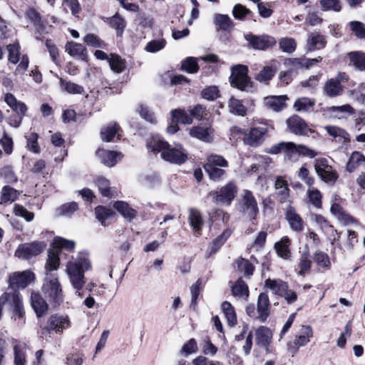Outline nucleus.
<instances>
[{"label":"nucleus","mask_w":365,"mask_h":365,"mask_svg":"<svg viewBox=\"0 0 365 365\" xmlns=\"http://www.w3.org/2000/svg\"><path fill=\"white\" fill-rule=\"evenodd\" d=\"M286 96H269L264 98L265 106L274 111H279L285 107Z\"/></svg>","instance_id":"473e14b6"},{"label":"nucleus","mask_w":365,"mask_h":365,"mask_svg":"<svg viewBox=\"0 0 365 365\" xmlns=\"http://www.w3.org/2000/svg\"><path fill=\"white\" fill-rule=\"evenodd\" d=\"M45 298L53 309L58 307L64 300L61 284L58 277L47 274L41 287Z\"/></svg>","instance_id":"7ed1b4c3"},{"label":"nucleus","mask_w":365,"mask_h":365,"mask_svg":"<svg viewBox=\"0 0 365 365\" xmlns=\"http://www.w3.org/2000/svg\"><path fill=\"white\" fill-rule=\"evenodd\" d=\"M311 264L312 261L309 252H304L301 255L300 261L298 264L299 274L303 275L305 272L309 271L311 267Z\"/></svg>","instance_id":"e2e57ef3"},{"label":"nucleus","mask_w":365,"mask_h":365,"mask_svg":"<svg viewBox=\"0 0 365 365\" xmlns=\"http://www.w3.org/2000/svg\"><path fill=\"white\" fill-rule=\"evenodd\" d=\"M113 207L120 213L125 219L130 221L137 215L135 210L133 209L124 201H116L113 204Z\"/></svg>","instance_id":"2f4dec72"},{"label":"nucleus","mask_w":365,"mask_h":365,"mask_svg":"<svg viewBox=\"0 0 365 365\" xmlns=\"http://www.w3.org/2000/svg\"><path fill=\"white\" fill-rule=\"evenodd\" d=\"M214 24L216 26V30L217 31L222 30L230 32L234 27L233 21L229 16L226 14H215L214 16Z\"/></svg>","instance_id":"a878e982"},{"label":"nucleus","mask_w":365,"mask_h":365,"mask_svg":"<svg viewBox=\"0 0 365 365\" xmlns=\"http://www.w3.org/2000/svg\"><path fill=\"white\" fill-rule=\"evenodd\" d=\"M284 152L285 157L291 160L295 161L297 160L298 155V145L292 142H281L272 145L269 153L271 154H278Z\"/></svg>","instance_id":"f8f14e48"},{"label":"nucleus","mask_w":365,"mask_h":365,"mask_svg":"<svg viewBox=\"0 0 365 365\" xmlns=\"http://www.w3.org/2000/svg\"><path fill=\"white\" fill-rule=\"evenodd\" d=\"M26 16L34 24L37 39H40L41 36L47 33L46 22L42 20L41 14L36 10L33 8L29 9L26 12Z\"/></svg>","instance_id":"a211bd4d"},{"label":"nucleus","mask_w":365,"mask_h":365,"mask_svg":"<svg viewBox=\"0 0 365 365\" xmlns=\"http://www.w3.org/2000/svg\"><path fill=\"white\" fill-rule=\"evenodd\" d=\"M96 185L103 196L113 197L118 195V190L115 187H110V182L106 178L103 177L98 178Z\"/></svg>","instance_id":"72a5a7b5"},{"label":"nucleus","mask_w":365,"mask_h":365,"mask_svg":"<svg viewBox=\"0 0 365 365\" xmlns=\"http://www.w3.org/2000/svg\"><path fill=\"white\" fill-rule=\"evenodd\" d=\"M257 309L258 320L260 322H264L269 316V299L266 293L262 292L258 296Z\"/></svg>","instance_id":"aec40b11"},{"label":"nucleus","mask_w":365,"mask_h":365,"mask_svg":"<svg viewBox=\"0 0 365 365\" xmlns=\"http://www.w3.org/2000/svg\"><path fill=\"white\" fill-rule=\"evenodd\" d=\"M324 130L333 138H338L339 143H344L349 141V133L339 127L327 125L324 127Z\"/></svg>","instance_id":"f704fd0d"},{"label":"nucleus","mask_w":365,"mask_h":365,"mask_svg":"<svg viewBox=\"0 0 365 365\" xmlns=\"http://www.w3.org/2000/svg\"><path fill=\"white\" fill-rule=\"evenodd\" d=\"M365 163V156L360 152L355 151L351 155L346 164V170L349 173L353 172L358 166Z\"/></svg>","instance_id":"37998d69"},{"label":"nucleus","mask_w":365,"mask_h":365,"mask_svg":"<svg viewBox=\"0 0 365 365\" xmlns=\"http://www.w3.org/2000/svg\"><path fill=\"white\" fill-rule=\"evenodd\" d=\"M26 147L30 151L38 154L40 153V147L38 144V135L36 133H31L26 136Z\"/></svg>","instance_id":"13d9d810"},{"label":"nucleus","mask_w":365,"mask_h":365,"mask_svg":"<svg viewBox=\"0 0 365 365\" xmlns=\"http://www.w3.org/2000/svg\"><path fill=\"white\" fill-rule=\"evenodd\" d=\"M297 46L295 40L292 38H283L279 41V47L283 52L292 53H293Z\"/></svg>","instance_id":"0e129e2a"},{"label":"nucleus","mask_w":365,"mask_h":365,"mask_svg":"<svg viewBox=\"0 0 365 365\" xmlns=\"http://www.w3.org/2000/svg\"><path fill=\"white\" fill-rule=\"evenodd\" d=\"M189 223L195 232L200 233L203 221L200 212L194 208L190 210Z\"/></svg>","instance_id":"4c0bfd02"},{"label":"nucleus","mask_w":365,"mask_h":365,"mask_svg":"<svg viewBox=\"0 0 365 365\" xmlns=\"http://www.w3.org/2000/svg\"><path fill=\"white\" fill-rule=\"evenodd\" d=\"M232 292L235 297L247 298L249 296L248 287L240 278L236 281L234 285L232 286Z\"/></svg>","instance_id":"49530a36"},{"label":"nucleus","mask_w":365,"mask_h":365,"mask_svg":"<svg viewBox=\"0 0 365 365\" xmlns=\"http://www.w3.org/2000/svg\"><path fill=\"white\" fill-rule=\"evenodd\" d=\"M291 240L287 236L283 237L279 242L274 244V249L279 257L289 259L291 257L289 246Z\"/></svg>","instance_id":"bb28decb"},{"label":"nucleus","mask_w":365,"mask_h":365,"mask_svg":"<svg viewBox=\"0 0 365 365\" xmlns=\"http://www.w3.org/2000/svg\"><path fill=\"white\" fill-rule=\"evenodd\" d=\"M45 245L40 242L22 244L19 246L15 252V256L19 258L29 259L31 257L39 255Z\"/></svg>","instance_id":"4468645a"},{"label":"nucleus","mask_w":365,"mask_h":365,"mask_svg":"<svg viewBox=\"0 0 365 365\" xmlns=\"http://www.w3.org/2000/svg\"><path fill=\"white\" fill-rule=\"evenodd\" d=\"M322 60L321 57L319 58H312V59H307V58H290L288 60L289 64L294 66L295 68H309L314 63L319 62Z\"/></svg>","instance_id":"603ef678"},{"label":"nucleus","mask_w":365,"mask_h":365,"mask_svg":"<svg viewBox=\"0 0 365 365\" xmlns=\"http://www.w3.org/2000/svg\"><path fill=\"white\" fill-rule=\"evenodd\" d=\"M61 86L69 93L82 94L84 92L83 86L76 83L66 81L63 78L60 79Z\"/></svg>","instance_id":"052dcab7"},{"label":"nucleus","mask_w":365,"mask_h":365,"mask_svg":"<svg viewBox=\"0 0 365 365\" xmlns=\"http://www.w3.org/2000/svg\"><path fill=\"white\" fill-rule=\"evenodd\" d=\"M315 103L314 99L302 97L295 101L293 106L296 111L310 113L314 110Z\"/></svg>","instance_id":"7c9ffc66"},{"label":"nucleus","mask_w":365,"mask_h":365,"mask_svg":"<svg viewBox=\"0 0 365 365\" xmlns=\"http://www.w3.org/2000/svg\"><path fill=\"white\" fill-rule=\"evenodd\" d=\"M34 279V274L29 270L14 272L9 278V287L17 292L16 290L26 288Z\"/></svg>","instance_id":"9d476101"},{"label":"nucleus","mask_w":365,"mask_h":365,"mask_svg":"<svg viewBox=\"0 0 365 365\" xmlns=\"http://www.w3.org/2000/svg\"><path fill=\"white\" fill-rule=\"evenodd\" d=\"M0 175L4 178L7 184H14L17 182L18 178L16 175L11 166H5L0 170Z\"/></svg>","instance_id":"4d7b16f0"},{"label":"nucleus","mask_w":365,"mask_h":365,"mask_svg":"<svg viewBox=\"0 0 365 365\" xmlns=\"http://www.w3.org/2000/svg\"><path fill=\"white\" fill-rule=\"evenodd\" d=\"M78 209V204L75 202L65 203L57 209L60 215L71 216Z\"/></svg>","instance_id":"774afa93"},{"label":"nucleus","mask_w":365,"mask_h":365,"mask_svg":"<svg viewBox=\"0 0 365 365\" xmlns=\"http://www.w3.org/2000/svg\"><path fill=\"white\" fill-rule=\"evenodd\" d=\"M240 211L252 220H255L259 214L257 200L250 190H245L243 191L240 202Z\"/></svg>","instance_id":"1a4fd4ad"},{"label":"nucleus","mask_w":365,"mask_h":365,"mask_svg":"<svg viewBox=\"0 0 365 365\" xmlns=\"http://www.w3.org/2000/svg\"><path fill=\"white\" fill-rule=\"evenodd\" d=\"M96 218L101 222L103 226H108L106 220L112 217L114 212L110 210L103 206H98L95 210Z\"/></svg>","instance_id":"09e8293b"},{"label":"nucleus","mask_w":365,"mask_h":365,"mask_svg":"<svg viewBox=\"0 0 365 365\" xmlns=\"http://www.w3.org/2000/svg\"><path fill=\"white\" fill-rule=\"evenodd\" d=\"M147 147L154 153H161L162 158L171 163L180 165L187 159V153L180 145L172 147L160 138H152L147 143Z\"/></svg>","instance_id":"f03ea898"},{"label":"nucleus","mask_w":365,"mask_h":365,"mask_svg":"<svg viewBox=\"0 0 365 365\" xmlns=\"http://www.w3.org/2000/svg\"><path fill=\"white\" fill-rule=\"evenodd\" d=\"M63 6L66 12L70 11L73 16H77L81 10L78 0H63Z\"/></svg>","instance_id":"338daca9"},{"label":"nucleus","mask_w":365,"mask_h":365,"mask_svg":"<svg viewBox=\"0 0 365 365\" xmlns=\"http://www.w3.org/2000/svg\"><path fill=\"white\" fill-rule=\"evenodd\" d=\"M327 41L323 35L317 32H312L308 34L307 40V51H313L322 49L325 47Z\"/></svg>","instance_id":"5701e85b"},{"label":"nucleus","mask_w":365,"mask_h":365,"mask_svg":"<svg viewBox=\"0 0 365 365\" xmlns=\"http://www.w3.org/2000/svg\"><path fill=\"white\" fill-rule=\"evenodd\" d=\"M274 187L277 190L276 195L279 203L290 202L289 200V189L286 180L281 177L277 178L274 183Z\"/></svg>","instance_id":"b1692460"},{"label":"nucleus","mask_w":365,"mask_h":365,"mask_svg":"<svg viewBox=\"0 0 365 365\" xmlns=\"http://www.w3.org/2000/svg\"><path fill=\"white\" fill-rule=\"evenodd\" d=\"M222 309L225 315L227 324L230 327H234L237 324V315L234 307L229 302H224L222 304Z\"/></svg>","instance_id":"c03bdc74"},{"label":"nucleus","mask_w":365,"mask_h":365,"mask_svg":"<svg viewBox=\"0 0 365 365\" xmlns=\"http://www.w3.org/2000/svg\"><path fill=\"white\" fill-rule=\"evenodd\" d=\"M272 333L271 330L264 326L257 328L255 332L256 344L267 350L269 344L271 343Z\"/></svg>","instance_id":"4be33fe9"},{"label":"nucleus","mask_w":365,"mask_h":365,"mask_svg":"<svg viewBox=\"0 0 365 365\" xmlns=\"http://www.w3.org/2000/svg\"><path fill=\"white\" fill-rule=\"evenodd\" d=\"M120 129V128L116 123H109L101 129V136L102 140L106 142L111 141Z\"/></svg>","instance_id":"e433bc0d"},{"label":"nucleus","mask_w":365,"mask_h":365,"mask_svg":"<svg viewBox=\"0 0 365 365\" xmlns=\"http://www.w3.org/2000/svg\"><path fill=\"white\" fill-rule=\"evenodd\" d=\"M83 41L94 48H105L106 43L93 34H88L83 37Z\"/></svg>","instance_id":"680f3d73"},{"label":"nucleus","mask_w":365,"mask_h":365,"mask_svg":"<svg viewBox=\"0 0 365 365\" xmlns=\"http://www.w3.org/2000/svg\"><path fill=\"white\" fill-rule=\"evenodd\" d=\"M70 324L71 322L67 316L56 314L51 316L47 327L43 329L47 331L54 330L56 333H62L63 329L70 327Z\"/></svg>","instance_id":"f3484780"},{"label":"nucleus","mask_w":365,"mask_h":365,"mask_svg":"<svg viewBox=\"0 0 365 365\" xmlns=\"http://www.w3.org/2000/svg\"><path fill=\"white\" fill-rule=\"evenodd\" d=\"M236 264L238 270L242 272L245 277H250L252 275L255 267L249 260L240 257L236 260Z\"/></svg>","instance_id":"de8ad7c7"},{"label":"nucleus","mask_w":365,"mask_h":365,"mask_svg":"<svg viewBox=\"0 0 365 365\" xmlns=\"http://www.w3.org/2000/svg\"><path fill=\"white\" fill-rule=\"evenodd\" d=\"M96 155L101 162L108 167L114 166L123 158L120 153L104 149H98L96 151Z\"/></svg>","instance_id":"412c9836"},{"label":"nucleus","mask_w":365,"mask_h":365,"mask_svg":"<svg viewBox=\"0 0 365 365\" xmlns=\"http://www.w3.org/2000/svg\"><path fill=\"white\" fill-rule=\"evenodd\" d=\"M247 67L243 65L232 67V73L230 77L231 86L241 91H250L252 88V83L247 76Z\"/></svg>","instance_id":"20e7f679"},{"label":"nucleus","mask_w":365,"mask_h":365,"mask_svg":"<svg viewBox=\"0 0 365 365\" xmlns=\"http://www.w3.org/2000/svg\"><path fill=\"white\" fill-rule=\"evenodd\" d=\"M331 212L334 214L339 220L344 223H349L354 222L353 217L349 214L346 213L340 205L334 203L331 207Z\"/></svg>","instance_id":"8fccbe9b"},{"label":"nucleus","mask_w":365,"mask_h":365,"mask_svg":"<svg viewBox=\"0 0 365 365\" xmlns=\"http://www.w3.org/2000/svg\"><path fill=\"white\" fill-rule=\"evenodd\" d=\"M190 135L206 143H209L212 140V130L210 128L193 127L190 130Z\"/></svg>","instance_id":"c85d7f7f"},{"label":"nucleus","mask_w":365,"mask_h":365,"mask_svg":"<svg viewBox=\"0 0 365 365\" xmlns=\"http://www.w3.org/2000/svg\"><path fill=\"white\" fill-rule=\"evenodd\" d=\"M14 364L25 365L26 363V346L16 344L14 346Z\"/></svg>","instance_id":"6e6d98bb"},{"label":"nucleus","mask_w":365,"mask_h":365,"mask_svg":"<svg viewBox=\"0 0 365 365\" xmlns=\"http://www.w3.org/2000/svg\"><path fill=\"white\" fill-rule=\"evenodd\" d=\"M4 100L13 111L16 113L14 117L9 118V123L14 128H18L21 123L22 118L26 114L27 107L25 103L18 101L11 93L6 94Z\"/></svg>","instance_id":"423d86ee"},{"label":"nucleus","mask_w":365,"mask_h":365,"mask_svg":"<svg viewBox=\"0 0 365 365\" xmlns=\"http://www.w3.org/2000/svg\"><path fill=\"white\" fill-rule=\"evenodd\" d=\"M108 22L112 28L115 29L117 36H120L126 24L123 18L118 13H116L112 17L108 19Z\"/></svg>","instance_id":"a18cd8bd"},{"label":"nucleus","mask_w":365,"mask_h":365,"mask_svg":"<svg viewBox=\"0 0 365 365\" xmlns=\"http://www.w3.org/2000/svg\"><path fill=\"white\" fill-rule=\"evenodd\" d=\"M287 125L291 133L297 135H308L313 133L304 119L297 115H293L287 120Z\"/></svg>","instance_id":"ddd939ff"},{"label":"nucleus","mask_w":365,"mask_h":365,"mask_svg":"<svg viewBox=\"0 0 365 365\" xmlns=\"http://www.w3.org/2000/svg\"><path fill=\"white\" fill-rule=\"evenodd\" d=\"M228 107L230 113L235 115L240 116H245L247 115V108L242 104V102L234 97L230 98Z\"/></svg>","instance_id":"79ce46f5"},{"label":"nucleus","mask_w":365,"mask_h":365,"mask_svg":"<svg viewBox=\"0 0 365 365\" xmlns=\"http://www.w3.org/2000/svg\"><path fill=\"white\" fill-rule=\"evenodd\" d=\"M66 51H67L71 56L78 58L81 60H86L87 51L86 47L78 43L68 42L66 45Z\"/></svg>","instance_id":"cd10ccee"},{"label":"nucleus","mask_w":365,"mask_h":365,"mask_svg":"<svg viewBox=\"0 0 365 365\" xmlns=\"http://www.w3.org/2000/svg\"><path fill=\"white\" fill-rule=\"evenodd\" d=\"M171 120L173 123L190 124L192 122V117L181 109L171 111Z\"/></svg>","instance_id":"ea45409f"},{"label":"nucleus","mask_w":365,"mask_h":365,"mask_svg":"<svg viewBox=\"0 0 365 365\" xmlns=\"http://www.w3.org/2000/svg\"><path fill=\"white\" fill-rule=\"evenodd\" d=\"M231 235V230L227 229L223 231V232L220 235L214 239L212 242L209 245L207 251V257H210L212 255L217 252V251L224 245L226 240Z\"/></svg>","instance_id":"393cba45"},{"label":"nucleus","mask_w":365,"mask_h":365,"mask_svg":"<svg viewBox=\"0 0 365 365\" xmlns=\"http://www.w3.org/2000/svg\"><path fill=\"white\" fill-rule=\"evenodd\" d=\"M237 190L236 185L230 182L221 187L219 190L210 192V195H213L215 202L222 205H230L235 198Z\"/></svg>","instance_id":"0eeeda50"},{"label":"nucleus","mask_w":365,"mask_h":365,"mask_svg":"<svg viewBox=\"0 0 365 365\" xmlns=\"http://www.w3.org/2000/svg\"><path fill=\"white\" fill-rule=\"evenodd\" d=\"M19 195V192L9 186L5 185L2 187L1 192V204H6L8 202H14Z\"/></svg>","instance_id":"a19ab883"},{"label":"nucleus","mask_w":365,"mask_h":365,"mask_svg":"<svg viewBox=\"0 0 365 365\" xmlns=\"http://www.w3.org/2000/svg\"><path fill=\"white\" fill-rule=\"evenodd\" d=\"M287 285V283L282 279H267L264 282V287L266 288L270 289L273 294L279 297L282 296Z\"/></svg>","instance_id":"c9c22d12"},{"label":"nucleus","mask_w":365,"mask_h":365,"mask_svg":"<svg viewBox=\"0 0 365 365\" xmlns=\"http://www.w3.org/2000/svg\"><path fill=\"white\" fill-rule=\"evenodd\" d=\"M91 268V264L88 254L84 252H79L75 261L67 263L66 273L75 289V294L80 297L84 296L83 292L81 291L86 284L84 273Z\"/></svg>","instance_id":"f257e3e1"},{"label":"nucleus","mask_w":365,"mask_h":365,"mask_svg":"<svg viewBox=\"0 0 365 365\" xmlns=\"http://www.w3.org/2000/svg\"><path fill=\"white\" fill-rule=\"evenodd\" d=\"M245 38L253 48L258 50L267 49L276 43L274 38L269 36H258L248 34L245 36Z\"/></svg>","instance_id":"dca6fc26"},{"label":"nucleus","mask_w":365,"mask_h":365,"mask_svg":"<svg viewBox=\"0 0 365 365\" xmlns=\"http://www.w3.org/2000/svg\"><path fill=\"white\" fill-rule=\"evenodd\" d=\"M60 259L58 250H51L48 252V259L46 264V269L52 271L57 269L59 266Z\"/></svg>","instance_id":"864d4df0"},{"label":"nucleus","mask_w":365,"mask_h":365,"mask_svg":"<svg viewBox=\"0 0 365 365\" xmlns=\"http://www.w3.org/2000/svg\"><path fill=\"white\" fill-rule=\"evenodd\" d=\"M181 69L189 73H195L199 70L197 59L194 57H187L182 62Z\"/></svg>","instance_id":"5fc2aeb1"},{"label":"nucleus","mask_w":365,"mask_h":365,"mask_svg":"<svg viewBox=\"0 0 365 365\" xmlns=\"http://www.w3.org/2000/svg\"><path fill=\"white\" fill-rule=\"evenodd\" d=\"M31 305L34 309L38 317H41L46 314L48 309V304L46 299L38 292H31Z\"/></svg>","instance_id":"6ab92c4d"},{"label":"nucleus","mask_w":365,"mask_h":365,"mask_svg":"<svg viewBox=\"0 0 365 365\" xmlns=\"http://www.w3.org/2000/svg\"><path fill=\"white\" fill-rule=\"evenodd\" d=\"M205 165H211L214 167L227 168V161L221 155H211L207 158V162Z\"/></svg>","instance_id":"69168bd1"},{"label":"nucleus","mask_w":365,"mask_h":365,"mask_svg":"<svg viewBox=\"0 0 365 365\" xmlns=\"http://www.w3.org/2000/svg\"><path fill=\"white\" fill-rule=\"evenodd\" d=\"M108 63L110 68L116 73H121L125 68V61L117 54H111Z\"/></svg>","instance_id":"3c124183"},{"label":"nucleus","mask_w":365,"mask_h":365,"mask_svg":"<svg viewBox=\"0 0 365 365\" xmlns=\"http://www.w3.org/2000/svg\"><path fill=\"white\" fill-rule=\"evenodd\" d=\"M268 128V125L265 123L251 128L245 136V143L253 147L259 145L265 140Z\"/></svg>","instance_id":"9b49d317"},{"label":"nucleus","mask_w":365,"mask_h":365,"mask_svg":"<svg viewBox=\"0 0 365 365\" xmlns=\"http://www.w3.org/2000/svg\"><path fill=\"white\" fill-rule=\"evenodd\" d=\"M204 168L210 178L213 180H220L225 175V171L220 167L204 165Z\"/></svg>","instance_id":"bf43d9fd"},{"label":"nucleus","mask_w":365,"mask_h":365,"mask_svg":"<svg viewBox=\"0 0 365 365\" xmlns=\"http://www.w3.org/2000/svg\"><path fill=\"white\" fill-rule=\"evenodd\" d=\"M285 219L289 227L295 232H302L304 230V221L301 216L297 212L294 207L290 205H287L285 210Z\"/></svg>","instance_id":"2eb2a0df"},{"label":"nucleus","mask_w":365,"mask_h":365,"mask_svg":"<svg viewBox=\"0 0 365 365\" xmlns=\"http://www.w3.org/2000/svg\"><path fill=\"white\" fill-rule=\"evenodd\" d=\"M314 170L319 178L327 183H334L338 178L337 173L329 164L327 158L316 159L314 160Z\"/></svg>","instance_id":"6e6552de"},{"label":"nucleus","mask_w":365,"mask_h":365,"mask_svg":"<svg viewBox=\"0 0 365 365\" xmlns=\"http://www.w3.org/2000/svg\"><path fill=\"white\" fill-rule=\"evenodd\" d=\"M349 76L344 72H339L335 77L328 79L324 87V93L330 97L335 98L344 93L343 84L349 81Z\"/></svg>","instance_id":"39448f33"},{"label":"nucleus","mask_w":365,"mask_h":365,"mask_svg":"<svg viewBox=\"0 0 365 365\" xmlns=\"http://www.w3.org/2000/svg\"><path fill=\"white\" fill-rule=\"evenodd\" d=\"M350 63L356 69L359 71L365 70V53L354 51L349 53Z\"/></svg>","instance_id":"58836bf2"},{"label":"nucleus","mask_w":365,"mask_h":365,"mask_svg":"<svg viewBox=\"0 0 365 365\" xmlns=\"http://www.w3.org/2000/svg\"><path fill=\"white\" fill-rule=\"evenodd\" d=\"M313 336V331L310 326H302L299 333L295 336L293 341L297 346H304L310 341Z\"/></svg>","instance_id":"c756f323"}]
</instances>
